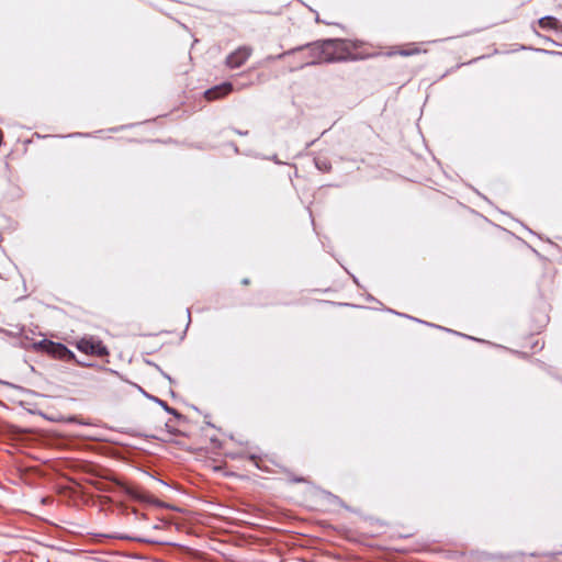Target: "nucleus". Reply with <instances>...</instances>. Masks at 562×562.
<instances>
[{"label": "nucleus", "mask_w": 562, "mask_h": 562, "mask_svg": "<svg viewBox=\"0 0 562 562\" xmlns=\"http://www.w3.org/2000/svg\"><path fill=\"white\" fill-rule=\"evenodd\" d=\"M43 349L47 355L65 362H69L76 359L75 353L60 342L45 341Z\"/></svg>", "instance_id": "obj_3"}, {"label": "nucleus", "mask_w": 562, "mask_h": 562, "mask_svg": "<svg viewBox=\"0 0 562 562\" xmlns=\"http://www.w3.org/2000/svg\"><path fill=\"white\" fill-rule=\"evenodd\" d=\"M422 52H424V50L417 44L411 43V44H406L401 47H395L392 50H390L386 55L387 56L400 55V56L407 57V56L418 55Z\"/></svg>", "instance_id": "obj_7"}, {"label": "nucleus", "mask_w": 562, "mask_h": 562, "mask_svg": "<svg viewBox=\"0 0 562 562\" xmlns=\"http://www.w3.org/2000/svg\"><path fill=\"white\" fill-rule=\"evenodd\" d=\"M76 346L78 350L89 356L99 358H104L109 356L108 348L103 345V342L100 339H97L94 337H83L77 341Z\"/></svg>", "instance_id": "obj_2"}, {"label": "nucleus", "mask_w": 562, "mask_h": 562, "mask_svg": "<svg viewBox=\"0 0 562 562\" xmlns=\"http://www.w3.org/2000/svg\"><path fill=\"white\" fill-rule=\"evenodd\" d=\"M322 168L327 169V166H325V165L318 166V169H322Z\"/></svg>", "instance_id": "obj_14"}, {"label": "nucleus", "mask_w": 562, "mask_h": 562, "mask_svg": "<svg viewBox=\"0 0 562 562\" xmlns=\"http://www.w3.org/2000/svg\"><path fill=\"white\" fill-rule=\"evenodd\" d=\"M322 168L327 169V166H325V165L318 166V169H322Z\"/></svg>", "instance_id": "obj_13"}, {"label": "nucleus", "mask_w": 562, "mask_h": 562, "mask_svg": "<svg viewBox=\"0 0 562 562\" xmlns=\"http://www.w3.org/2000/svg\"><path fill=\"white\" fill-rule=\"evenodd\" d=\"M233 91V86L229 82L222 83L220 86L213 87L205 91V99L209 101H214L220 98H223L229 94Z\"/></svg>", "instance_id": "obj_6"}, {"label": "nucleus", "mask_w": 562, "mask_h": 562, "mask_svg": "<svg viewBox=\"0 0 562 562\" xmlns=\"http://www.w3.org/2000/svg\"><path fill=\"white\" fill-rule=\"evenodd\" d=\"M95 485L101 491H110V488L105 487L102 482H97Z\"/></svg>", "instance_id": "obj_9"}, {"label": "nucleus", "mask_w": 562, "mask_h": 562, "mask_svg": "<svg viewBox=\"0 0 562 562\" xmlns=\"http://www.w3.org/2000/svg\"><path fill=\"white\" fill-rule=\"evenodd\" d=\"M114 483L117 486H120L130 497H132L136 501L146 502V503L153 502V496L137 486L128 485V484L123 483L116 479L114 480Z\"/></svg>", "instance_id": "obj_5"}, {"label": "nucleus", "mask_w": 562, "mask_h": 562, "mask_svg": "<svg viewBox=\"0 0 562 562\" xmlns=\"http://www.w3.org/2000/svg\"><path fill=\"white\" fill-rule=\"evenodd\" d=\"M294 52H295V50H290V52H286V53H284V54H280L278 57H279V58H282L284 55H289V54L294 53Z\"/></svg>", "instance_id": "obj_11"}, {"label": "nucleus", "mask_w": 562, "mask_h": 562, "mask_svg": "<svg viewBox=\"0 0 562 562\" xmlns=\"http://www.w3.org/2000/svg\"><path fill=\"white\" fill-rule=\"evenodd\" d=\"M322 168L327 169V166H325V165L318 166V169H322Z\"/></svg>", "instance_id": "obj_12"}, {"label": "nucleus", "mask_w": 562, "mask_h": 562, "mask_svg": "<svg viewBox=\"0 0 562 562\" xmlns=\"http://www.w3.org/2000/svg\"><path fill=\"white\" fill-rule=\"evenodd\" d=\"M241 283H243L244 285H248V284L250 283V281H249V279H247V278H246V279H243V280H241Z\"/></svg>", "instance_id": "obj_10"}, {"label": "nucleus", "mask_w": 562, "mask_h": 562, "mask_svg": "<svg viewBox=\"0 0 562 562\" xmlns=\"http://www.w3.org/2000/svg\"><path fill=\"white\" fill-rule=\"evenodd\" d=\"M357 48L356 42L335 38L308 44L297 50L304 53L305 64H321L366 58L367 56L357 53Z\"/></svg>", "instance_id": "obj_1"}, {"label": "nucleus", "mask_w": 562, "mask_h": 562, "mask_svg": "<svg viewBox=\"0 0 562 562\" xmlns=\"http://www.w3.org/2000/svg\"><path fill=\"white\" fill-rule=\"evenodd\" d=\"M252 49L247 46L238 47L236 50L231 53L226 58V65L229 68H238L243 66L248 58L251 56Z\"/></svg>", "instance_id": "obj_4"}, {"label": "nucleus", "mask_w": 562, "mask_h": 562, "mask_svg": "<svg viewBox=\"0 0 562 562\" xmlns=\"http://www.w3.org/2000/svg\"><path fill=\"white\" fill-rule=\"evenodd\" d=\"M539 26L544 30H558L559 21L553 16H544L539 20Z\"/></svg>", "instance_id": "obj_8"}]
</instances>
